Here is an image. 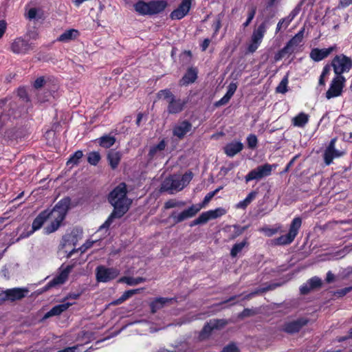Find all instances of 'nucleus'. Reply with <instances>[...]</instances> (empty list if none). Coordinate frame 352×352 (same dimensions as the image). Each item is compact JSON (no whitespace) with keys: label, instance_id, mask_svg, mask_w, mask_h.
I'll list each match as a JSON object with an SVG mask.
<instances>
[{"label":"nucleus","instance_id":"obj_1","mask_svg":"<svg viewBox=\"0 0 352 352\" xmlns=\"http://www.w3.org/2000/svg\"><path fill=\"white\" fill-rule=\"evenodd\" d=\"M127 190L125 183H120L109 195L108 201L113 207L112 212L101 225L98 230H108L115 219H120L129 210L131 200L126 196Z\"/></svg>","mask_w":352,"mask_h":352},{"label":"nucleus","instance_id":"obj_2","mask_svg":"<svg viewBox=\"0 0 352 352\" xmlns=\"http://www.w3.org/2000/svg\"><path fill=\"white\" fill-rule=\"evenodd\" d=\"M71 199L65 197L60 199L52 210H49L50 218L53 219L52 222L43 229L45 234H50L58 230L62 222L65 219L70 208Z\"/></svg>","mask_w":352,"mask_h":352},{"label":"nucleus","instance_id":"obj_3","mask_svg":"<svg viewBox=\"0 0 352 352\" xmlns=\"http://www.w3.org/2000/svg\"><path fill=\"white\" fill-rule=\"evenodd\" d=\"M301 225L302 219L299 217H295L290 224L288 233L275 239V244L285 245L292 243L297 236Z\"/></svg>","mask_w":352,"mask_h":352},{"label":"nucleus","instance_id":"obj_4","mask_svg":"<svg viewBox=\"0 0 352 352\" xmlns=\"http://www.w3.org/2000/svg\"><path fill=\"white\" fill-rule=\"evenodd\" d=\"M331 65L336 76H342L345 72H349L352 67V59L343 54L336 55L332 60Z\"/></svg>","mask_w":352,"mask_h":352},{"label":"nucleus","instance_id":"obj_5","mask_svg":"<svg viewBox=\"0 0 352 352\" xmlns=\"http://www.w3.org/2000/svg\"><path fill=\"white\" fill-rule=\"evenodd\" d=\"M96 279L98 283H108L116 278L120 274L117 267H107L104 265H98L96 268Z\"/></svg>","mask_w":352,"mask_h":352},{"label":"nucleus","instance_id":"obj_6","mask_svg":"<svg viewBox=\"0 0 352 352\" xmlns=\"http://www.w3.org/2000/svg\"><path fill=\"white\" fill-rule=\"evenodd\" d=\"M269 25V19H265L262 22L258 27L253 31L251 43L248 46V51L250 52H254L260 45L265 33L266 32L267 28Z\"/></svg>","mask_w":352,"mask_h":352},{"label":"nucleus","instance_id":"obj_7","mask_svg":"<svg viewBox=\"0 0 352 352\" xmlns=\"http://www.w3.org/2000/svg\"><path fill=\"white\" fill-rule=\"evenodd\" d=\"M275 166L274 164H265L263 165L258 166L254 169H252L245 177L246 183L252 180H261L264 177H268L272 174V168Z\"/></svg>","mask_w":352,"mask_h":352},{"label":"nucleus","instance_id":"obj_8","mask_svg":"<svg viewBox=\"0 0 352 352\" xmlns=\"http://www.w3.org/2000/svg\"><path fill=\"white\" fill-rule=\"evenodd\" d=\"M346 78L343 76H336L333 78L326 92V98L329 100L342 95Z\"/></svg>","mask_w":352,"mask_h":352},{"label":"nucleus","instance_id":"obj_9","mask_svg":"<svg viewBox=\"0 0 352 352\" xmlns=\"http://www.w3.org/2000/svg\"><path fill=\"white\" fill-rule=\"evenodd\" d=\"M309 322L306 318H299L296 320L285 322L280 327V330L288 334H294L299 332L302 328Z\"/></svg>","mask_w":352,"mask_h":352},{"label":"nucleus","instance_id":"obj_10","mask_svg":"<svg viewBox=\"0 0 352 352\" xmlns=\"http://www.w3.org/2000/svg\"><path fill=\"white\" fill-rule=\"evenodd\" d=\"M50 218L49 209L45 210L40 212L38 215L34 219L32 225V230L27 232H23L20 234L17 241L21 239L27 238L32 234L35 231L39 230Z\"/></svg>","mask_w":352,"mask_h":352},{"label":"nucleus","instance_id":"obj_11","mask_svg":"<svg viewBox=\"0 0 352 352\" xmlns=\"http://www.w3.org/2000/svg\"><path fill=\"white\" fill-rule=\"evenodd\" d=\"M183 188L184 185H182L180 177L175 175L166 178L161 186L162 191H167L169 194H173L174 191H179Z\"/></svg>","mask_w":352,"mask_h":352},{"label":"nucleus","instance_id":"obj_12","mask_svg":"<svg viewBox=\"0 0 352 352\" xmlns=\"http://www.w3.org/2000/svg\"><path fill=\"white\" fill-rule=\"evenodd\" d=\"M202 208V206L192 205L188 208L183 210L179 214L173 212L170 217L173 219L175 224L181 223L186 219L195 217Z\"/></svg>","mask_w":352,"mask_h":352},{"label":"nucleus","instance_id":"obj_13","mask_svg":"<svg viewBox=\"0 0 352 352\" xmlns=\"http://www.w3.org/2000/svg\"><path fill=\"white\" fill-rule=\"evenodd\" d=\"M72 268L73 265H67L66 267L63 269L58 275L56 276L52 280L47 283V284L42 289V292H46L52 287L65 283L67 280Z\"/></svg>","mask_w":352,"mask_h":352},{"label":"nucleus","instance_id":"obj_14","mask_svg":"<svg viewBox=\"0 0 352 352\" xmlns=\"http://www.w3.org/2000/svg\"><path fill=\"white\" fill-rule=\"evenodd\" d=\"M34 45L32 43L19 37L16 38L11 44V50L14 54H25L33 50Z\"/></svg>","mask_w":352,"mask_h":352},{"label":"nucleus","instance_id":"obj_15","mask_svg":"<svg viewBox=\"0 0 352 352\" xmlns=\"http://www.w3.org/2000/svg\"><path fill=\"white\" fill-rule=\"evenodd\" d=\"M192 0H182L177 8L174 10L170 14L173 20H180L186 16L191 8Z\"/></svg>","mask_w":352,"mask_h":352},{"label":"nucleus","instance_id":"obj_16","mask_svg":"<svg viewBox=\"0 0 352 352\" xmlns=\"http://www.w3.org/2000/svg\"><path fill=\"white\" fill-rule=\"evenodd\" d=\"M336 139L333 138L332 139L327 148L324 151V160L326 164V165H330L333 160L336 157H339L344 153L343 151H340L338 150H336L335 148V143H336Z\"/></svg>","mask_w":352,"mask_h":352},{"label":"nucleus","instance_id":"obj_17","mask_svg":"<svg viewBox=\"0 0 352 352\" xmlns=\"http://www.w3.org/2000/svg\"><path fill=\"white\" fill-rule=\"evenodd\" d=\"M226 324L224 320H210L203 327L199 333V339L204 340L207 338L211 333L213 329H217L220 327H223Z\"/></svg>","mask_w":352,"mask_h":352},{"label":"nucleus","instance_id":"obj_18","mask_svg":"<svg viewBox=\"0 0 352 352\" xmlns=\"http://www.w3.org/2000/svg\"><path fill=\"white\" fill-rule=\"evenodd\" d=\"M336 49V46H331L328 48H314L311 50L309 57L315 62H319L328 57Z\"/></svg>","mask_w":352,"mask_h":352},{"label":"nucleus","instance_id":"obj_19","mask_svg":"<svg viewBox=\"0 0 352 352\" xmlns=\"http://www.w3.org/2000/svg\"><path fill=\"white\" fill-rule=\"evenodd\" d=\"M322 285V280L318 276H314L300 286V292L302 295L308 294L311 291L320 288Z\"/></svg>","mask_w":352,"mask_h":352},{"label":"nucleus","instance_id":"obj_20","mask_svg":"<svg viewBox=\"0 0 352 352\" xmlns=\"http://www.w3.org/2000/svg\"><path fill=\"white\" fill-rule=\"evenodd\" d=\"M192 125L188 120L179 122L173 128V134L179 139H182L192 130Z\"/></svg>","mask_w":352,"mask_h":352},{"label":"nucleus","instance_id":"obj_21","mask_svg":"<svg viewBox=\"0 0 352 352\" xmlns=\"http://www.w3.org/2000/svg\"><path fill=\"white\" fill-rule=\"evenodd\" d=\"M168 104L167 107V111L169 114H177L182 112L185 105L187 103V101L185 100H182L180 98H177L175 96L171 98L170 100H168Z\"/></svg>","mask_w":352,"mask_h":352},{"label":"nucleus","instance_id":"obj_22","mask_svg":"<svg viewBox=\"0 0 352 352\" xmlns=\"http://www.w3.org/2000/svg\"><path fill=\"white\" fill-rule=\"evenodd\" d=\"M198 70L196 67H189L184 76L179 81V85L182 86H187L196 81L197 79Z\"/></svg>","mask_w":352,"mask_h":352},{"label":"nucleus","instance_id":"obj_23","mask_svg":"<svg viewBox=\"0 0 352 352\" xmlns=\"http://www.w3.org/2000/svg\"><path fill=\"white\" fill-rule=\"evenodd\" d=\"M28 292L25 288L15 287L7 289L8 300L14 302L23 298Z\"/></svg>","mask_w":352,"mask_h":352},{"label":"nucleus","instance_id":"obj_24","mask_svg":"<svg viewBox=\"0 0 352 352\" xmlns=\"http://www.w3.org/2000/svg\"><path fill=\"white\" fill-rule=\"evenodd\" d=\"M72 305V303L65 302L53 307L49 311H47L44 315L43 319H47L52 316L60 315L63 311H66Z\"/></svg>","mask_w":352,"mask_h":352},{"label":"nucleus","instance_id":"obj_25","mask_svg":"<svg viewBox=\"0 0 352 352\" xmlns=\"http://www.w3.org/2000/svg\"><path fill=\"white\" fill-rule=\"evenodd\" d=\"M243 148V144L241 142H230L224 147L225 153L230 157H234Z\"/></svg>","mask_w":352,"mask_h":352},{"label":"nucleus","instance_id":"obj_26","mask_svg":"<svg viewBox=\"0 0 352 352\" xmlns=\"http://www.w3.org/2000/svg\"><path fill=\"white\" fill-rule=\"evenodd\" d=\"M173 300L171 298L160 297L155 298L150 303L151 311L152 314L156 313L158 310L162 309L167 303Z\"/></svg>","mask_w":352,"mask_h":352},{"label":"nucleus","instance_id":"obj_27","mask_svg":"<svg viewBox=\"0 0 352 352\" xmlns=\"http://www.w3.org/2000/svg\"><path fill=\"white\" fill-rule=\"evenodd\" d=\"M167 6V2L164 0L149 1L150 15L159 14L163 12Z\"/></svg>","mask_w":352,"mask_h":352},{"label":"nucleus","instance_id":"obj_28","mask_svg":"<svg viewBox=\"0 0 352 352\" xmlns=\"http://www.w3.org/2000/svg\"><path fill=\"white\" fill-rule=\"evenodd\" d=\"M122 153L120 151H116L114 150L109 151L107 153V160L109 164L112 169H116L122 158Z\"/></svg>","mask_w":352,"mask_h":352},{"label":"nucleus","instance_id":"obj_29","mask_svg":"<svg viewBox=\"0 0 352 352\" xmlns=\"http://www.w3.org/2000/svg\"><path fill=\"white\" fill-rule=\"evenodd\" d=\"M166 146V142L164 140H162L157 145L151 146L148 153V160H153L154 158L159 156L165 149Z\"/></svg>","mask_w":352,"mask_h":352},{"label":"nucleus","instance_id":"obj_30","mask_svg":"<svg viewBox=\"0 0 352 352\" xmlns=\"http://www.w3.org/2000/svg\"><path fill=\"white\" fill-rule=\"evenodd\" d=\"M78 35L79 32L77 30H67L57 38V41L60 42L67 43L76 39Z\"/></svg>","mask_w":352,"mask_h":352},{"label":"nucleus","instance_id":"obj_31","mask_svg":"<svg viewBox=\"0 0 352 352\" xmlns=\"http://www.w3.org/2000/svg\"><path fill=\"white\" fill-rule=\"evenodd\" d=\"M308 114L301 112L292 118V124L295 126L303 128L309 122Z\"/></svg>","mask_w":352,"mask_h":352},{"label":"nucleus","instance_id":"obj_32","mask_svg":"<svg viewBox=\"0 0 352 352\" xmlns=\"http://www.w3.org/2000/svg\"><path fill=\"white\" fill-rule=\"evenodd\" d=\"M205 218H207L206 222L210 219H217L224 215L226 213V210L223 208H218L215 210H211L203 212Z\"/></svg>","mask_w":352,"mask_h":352},{"label":"nucleus","instance_id":"obj_33","mask_svg":"<svg viewBox=\"0 0 352 352\" xmlns=\"http://www.w3.org/2000/svg\"><path fill=\"white\" fill-rule=\"evenodd\" d=\"M116 141V138L110 135H104L98 139L99 145L105 148L111 147L115 144Z\"/></svg>","mask_w":352,"mask_h":352},{"label":"nucleus","instance_id":"obj_34","mask_svg":"<svg viewBox=\"0 0 352 352\" xmlns=\"http://www.w3.org/2000/svg\"><path fill=\"white\" fill-rule=\"evenodd\" d=\"M135 10L141 15H150L149 2L139 1L134 5Z\"/></svg>","mask_w":352,"mask_h":352},{"label":"nucleus","instance_id":"obj_35","mask_svg":"<svg viewBox=\"0 0 352 352\" xmlns=\"http://www.w3.org/2000/svg\"><path fill=\"white\" fill-rule=\"evenodd\" d=\"M294 52V49L289 47L287 44L279 50L274 56V60L276 62L279 61L283 58H284L286 55H290Z\"/></svg>","mask_w":352,"mask_h":352},{"label":"nucleus","instance_id":"obj_36","mask_svg":"<svg viewBox=\"0 0 352 352\" xmlns=\"http://www.w3.org/2000/svg\"><path fill=\"white\" fill-rule=\"evenodd\" d=\"M248 241H247V239H244L243 241H242L240 243H235L231 250H230V256L232 257V258H234L236 257L238 254H239L242 250L246 246L248 245Z\"/></svg>","mask_w":352,"mask_h":352},{"label":"nucleus","instance_id":"obj_37","mask_svg":"<svg viewBox=\"0 0 352 352\" xmlns=\"http://www.w3.org/2000/svg\"><path fill=\"white\" fill-rule=\"evenodd\" d=\"M304 36V29L300 30L294 36H293L288 42L287 45L292 48L298 46L302 41Z\"/></svg>","mask_w":352,"mask_h":352},{"label":"nucleus","instance_id":"obj_38","mask_svg":"<svg viewBox=\"0 0 352 352\" xmlns=\"http://www.w3.org/2000/svg\"><path fill=\"white\" fill-rule=\"evenodd\" d=\"M145 281V278L142 277H127L123 276L120 280V283H125L129 285H136Z\"/></svg>","mask_w":352,"mask_h":352},{"label":"nucleus","instance_id":"obj_39","mask_svg":"<svg viewBox=\"0 0 352 352\" xmlns=\"http://www.w3.org/2000/svg\"><path fill=\"white\" fill-rule=\"evenodd\" d=\"M139 291H140L139 289H130V290H127V291L124 292V294L118 300H116L113 302V304H115V305L121 304L122 302H123L128 298H131L133 295L138 294L139 292Z\"/></svg>","mask_w":352,"mask_h":352},{"label":"nucleus","instance_id":"obj_40","mask_svg":"<svg viewBox=\"0 0 352 352\" xmlns=\"http://www.w3.org/2000/svg\"><path fill=\"white\" fill-rule=\"evenodd\" d=\"M101 157L98 152L92 151L88 154L87 162L93 166H96L100 162Z\"/></svg>","mask_w":352,"mask_h":352},{"label":"nucleus","instance_id":"obj_41","mask_svg":"<svg viewBox=\"0 0 352 352\" xmlns=\"http://www.w3.org/2000/svg\"><path fill=\"white\" fill-rule=\"evenodd\" d=\"M232 228H234V231H233L232 234L229 237V239L230 240H234L239 236L241 235L246 230L248 227L247 226L241 227L239 225H234L232 226Z\"/></svg>","mask_w":352,"mask_h":352},{"label":"nucleus","instance_id":"obj_42","mask_svg":"<svg viewBox=\"0 0 352 352\" xmlns=\"http://www.w3.org/2000/svg\"><path fill=\"white\" fill-rule=\"evenodd\" d=\"M157 95L158 98H163L164 100H166L168 102V100H171V98L175 97V96L168 89L160 90Z\"/></svg>","mask_w":352,"mask_h":352},{"label":"nucleus","instance_id":"obj_43","mask_svg":"<svg viewBox=\"0 0 352 352\" xmlns=\"http://www.w3.org/2000/svg\"><path fill=\"white\" fill-rule=\"evenodd\" d=\"M83 153L82 151H76L69 159L67 164H78L79 163L80 160L82 157Z\"/></svg>","mask_w":352,"mask_h":352},{"label":"nucleus","instance_id":"obj_44","mask_svg":"<svg viewBox=\"0 0 352 352\" xmlns=\"http://www.w3.org/2000/svg\"><path fill=\"white\" fill-rule=\"evenodd\" d=\"M185 205V202L182 201H177L175 199H169L164 204L165 209L173 208L175 207H182Z\"/></svg>","mask_w":352,"mask_h":352},{"label":"nucleus","instance_id":"obj_45","mask_svg":"<svg viewBox=\"0 0 352 352\" xmlns=\"http://www.w3.org/2000/svg\"><path fill=\"white\" fill-rule=\"evenodd\" d=\"M223 188L222 186L219 187L218 188L215 189L213 191H211L208 192L204 197L203 202L201 204H199L198 206H202V208L207 204L212 198L214 196H215L217 192Z\"/></svg>","mask_w":352,"mask_h":352},{"label":"nucleus","instance_id":"obj_46","mask_svg":"<svg viewBox=\"0 0 352 352\" xmlns=\"http://www.w3.org/2000/svg\"><path fill=\"white\" fill-rule=\"evenodd\" d=\"M287 84H288V78L287 76L284 77L278 87H276V92L280 94H285L287 91Z\"/></svg>","mask_w":352,"mask_h":352},{"label":"nucleus","instance_id":"obj_47","mask_svg":"<svg viewBox=\"0 0 352 352\" xmlns=\"http://www.w3.org/2000/svg\"><path fill=\"white\" fill-rule=\"evenodd\" d=\"M256 12V7L252 6L251 8L249 9L248 13V19L245 23H243V26L244 28L248 27L250 23L252 22V19H254L255 14Z\"/></svg>","mask_w":352,"mask_h":352},{"label":"nucleus","instance_id":"obj_48","mask_svg":"<svg viewBox=\"0 0 352 352\" xmlns=\"http://www.w3.org/2000/svg\"><path fill=\"white\" fill-rule=\"evenodd\" d=\"M6 101V99L0 100V129L3 126L6 121L8 119V116L3 114V111L2 110V108Z\"/></svg>","mask_w":352,"mask_h":352},{"label":"nucleus","instance_id":"obj_49","mask_svg":"<svg viewBox=\"0 0 352 352\" xmlns=\"http://www.w3.org/2000/svg\"><path fill=\"white\" fill-rule=\"evenodd\" d=\"M247 143L250 148L254 149L256 147L258 144V139L254 134H250L247 137Z\"/></svg>","mask_w":352,"mask_h":352},{"label":"nucleus","instance_id":"obj_50","mask_svg":"<svg viewBox=\"0 0 352 352\" xmlns=\"http://www.w3.org/2000/svg\"><path fill=\"white\" fill-rule=\"evenodd\" d=\"M278 286H279L278 284H272V285H268L267 287L259 288V289L255 290L254 292H252V293L254 294V296L257 294H263V293H265L270 290H273L275 288H276Z\"/></svg>","mask_w":352,"mask_h":352},{"label":"nucleus","instance_id":"obj_51","mask_svg":"<svg viewBox=\"0 0 352 352\" xmlns=\"http://www.w3.org/2000/svg\"><path fill=\"white\" fill-rule=\"evenodd\" d=\"M222 17H223L222 14H218L215 19V21H214V23L212 24V28L214 31V34H217V32H219V30H220V28L221 27Z\"/></svg>","mask_w":352,"mask_h":352},{"label":"nucleus","instance_id":"obj_52","mask_svg":"<svg viewBox=\"0 0 352 352\" xmlns=\"http://www.w3.org/2000/svg\"><path fill=\"white\" fill-rule=\"evenodd\" d=\"M17 96L24 102L29 101V97L26 89L24 87H20L17 90Z\"/></svg>","mask_w":352,"mask_h":352},{"label":"nucleus","instance_id":"obj_53","mask_svg":"<svg viewBox=\"0 0 352 352\" xmlns=\"http://www.w3.org/2000/svg\"><path fill=\"white\" fill-rule=\"evenodd\" d=\"M82 345H76L72 347H67L63 350L58 351L57 352H87L88 350L82 351L80 348Z\"/></svg>","mask_w":352,"mask_h":352},{"label":"nucleus","instance_id":"obj_54","mask_svg":"<svg viewBox=\"0 0 352 352\" xmlns=\"http://www.w3.org/2000/svg\"><path fill=\"white\" fill-rule=\"evenodd\" d=\"M192 179V173L191 172L186 173L182 177H180L182 185H184V187L186 186L189 184Z\"/></svg>","mask_w":352,"mask_h":352},{"label":"nucleus","instance_id":"obj_55","mask_svg":"<svg viewBox=\"0 0 352 352\" xmlns=\"http://www.w3.org/2000/svg\"><path fill=\"white\" fill-rule=\"evenodd\" d=\"M206 219L207 218H205L204 213H201L198 218H197L190 223V226L193 227L197 225L204 224L207 223Z\"/></svg>","mask_w":352,"mask_h":352},{"label":"nucleus","instance_id":"obj_56","mask_svg":"<svg viewBox=\"0 0 352 352\" xmlns=\"http://www.w3.org/2000/svg\"><path fill=\"white\" fill-rule=\"evenodd\" d=\"M236 88H237V85L236 83H234V82L230 83L228 87V90L225 95L227 96L228 97H229L230 98H231L232 97V96L234 95V92L236 91Z\"/></svg>","mask_w":352,"mask_h":352},{"label":"nucleus","instance_id":"obj_57","mask_svg":"<svg viewBox=\"0 0 352 352\" xmlns=\"http://www.w3.org/2000/svg\"><path fill=\"white\" fill-rule=\"evenodd\" d=\"M296 12H295V10H293L287 17L283 18V22H285V25H284V30H285L289 26L290 23L296 16Z\"/></svg>","mask_w":352,"mask_h":352},{"label":"nucleus","instance_id":"obj_58","mask_svg":"<svg viewBox=\"0 0 352 352\" xmlns=\"http://www.w3.org/2000/svg\"><path fill=\"white\" fill-rule=\"evenodd\" d=\"M262 231L265 233V234L267 236L270 237V236H272L274 234H276L278 232V228H262Z\"/></svg>","mask_w":352,"mask_h":352},{"label":"nucleus","instance_id":"obj_59","mask_svg":"<svg viewBox=\"0 0 352 352\" xmlns=\"http://www.w3.org/2000/svg\"><path fill=\"white\" fill-rule=\"evenodd\" d=\"M45 82V79L43 76L38 77L34 82V87L35 89H40L44 86Z\"/></svg>","mask_w":352,"mask_h":352},{"label":"nucleus","instance_id":"obj_60","mask_svg":"<svg viewBox=\"0 0 352 352\" xmlns=\"http://www.w3.org/2000/svg\"><path fill=\"white\" fill-rule=\"evenodd\" d=\"M352 290V287H345L341 289H339L335 292V295L338 297H342L345 296L346 294L350 292Z\"/></svg>","mask_w":352,"mask_h":352},{"label":"nucleus","instance_id":"obj_61","mask_svg":"<svg viewBox=\"0 0 352 352\" xmlns=\"http://www.w3.org/2000/svg\"><path fill=\"white\" fill-rule=\"evenodd\" d=\"M222 352H239V349L234 344H230L223 347Z\"/></svg>","mask_w":352,"mask_h":352},{"label":"nucleus","instance_id":"obj_62","mask_svg":"<svg viewBox=\"0 0 352 352\" xmlns=\"http://www.w3.org/2000/svg\"><path fill=\"white\" fill-rule=\"evenodd\" d=\"M230 98L228 97L227 96L224 95L223 97H222L219 100L215 102L216 107H220L226 104Z\"/></svg>","mask_w":352,"mask_h":352},{"label":"nucleus","instance_id":"obj_63","mask_svg":"<svg viewBox=\"0 0 352 352\" xmlns=\"http://www.w3.org/2000/svg\"><path fill=\"white\" fill-rule=\"evenodd\" d=\"M94 241H87L85 243H84L81 247L78 248V250L82 252H85L87 249L92 247L94 245Z\"/></svg>","mask_w":352,"mask_h":352},{"label":"nucleus","instance_id":"obj_64","mask_svg":"<svg viewBox=\"0 0 352 352\" xmlns=\"http://www.w3.org/2000/svg\"><path fill=\"white\" fill-rule=\"evenodd\" d=\"M249 204H250L248 203V199H244L243 200L239 201L236 204V208L241 209H245Z\"/></svg>","mask_w":352,"mask_h":352}]
</instances>
